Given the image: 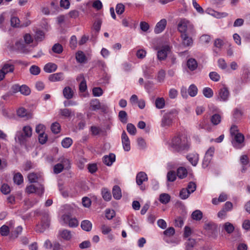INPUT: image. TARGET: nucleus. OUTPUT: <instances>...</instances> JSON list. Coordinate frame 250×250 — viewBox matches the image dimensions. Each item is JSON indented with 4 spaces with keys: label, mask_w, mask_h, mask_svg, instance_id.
<instances>
[{
    "label": "nucleus",
    "mask_w": 250,
    "mask_h": 250,
    "mask_svg": "<svg viewBox=\"0 0 250 250\" xmlns=\"http://www.w3.org/2000/svg\"><path fill=\"white\" fill-rule=\"evenodd\" d=\"M76 59L77 62L82 63L86 61V57L82 51H79L76 53Z\"/></svg>",
    "instance_id": "nucleus-26"
},
{
    "label": "nucleus",
    "mask_w": 250,
    "mask_h": 250,
    "mask_svg": "<svg viewBox=\"0 0 250 250\" xmlns=\"http://www.w3.org/2000/svg\"><path fill=\"white\" fill-rule=\"evenodd\" d=\"M115 161V155L113 153H110L109 155L104 156L103 158L104 163L108 166H111Z\"/></svg>",
    "instance_id": "nucleus-21"
},
{
    "label": "nucleus",
    "mask_w": 250,
    "mask_h": 250,
    "mask_svg": "<svg viewBox=\"0 0 250 250\" xmlns=\"http://www.w3.org/2000/svg\"><path fill=\"white\" fill-rule=\"evenodd\" d=\"M50 224V220L48 215H44L40 225H37L36 231L40 232H43L46 228H48Z\"/></svg>",
    "instance_id": "nucleus-8"
},
{
    "label": "nucleus",
    "mask_w": 250,
    "mask_h": 250,
    "mask_svg": "<svg viewBox=\"0 0 250 250\" xmlns=\"http://www.w3.org/2000/svg\"><path fill=\"white\" fill-rule=\"evenodd\" d=\"M10 231V228L6 225H3L0 228V233L3 236H7Z\"/></svg>",
    "instance_id": "nucleus-45"
},
{
    "label": "nucleus",
    "mask_w": 250,
    "mask_h": 250,
    "mask_svg": "<svg viewBox=\"0 0 250 250\" xmlns=\"http://www.w3.org/2000/svg\"><path fill=\"white\" fill-rule=\"evenodd\" d=\"M51 129L54 133L57 134L60 131L61 125L57 122L54 123L51 126Z\"/></svg>",
    "instance_id": "nucleus-47"
},
{
    "label": "nucleus",
    "mask_w": 250,
    "mask_h": 250,
    "mask_svg": "<svg viewBox=\"0 0 250 250\" xmlns=\"http://www.w3.org/2000/svg\"><path fill=\"white\" fill-rule=\"evenodd\" d=\"M187 158L193 166H196L199 161V155L197 153H190Z\"/></svg>",
    "instance_id": "nucleus-17"
},
{
    "label": "nucleus",
    "mask_w": 250,
    "mask_h": 250,
    "mask_svg": "<svg viewBox=\"0 0 250 250\" xmlns=\"http://www.w3.org/2000/svg\"><path fill=\"white\" fill-rule=\"evenodd\" d=\"M178 30L183 34L193 35L195 33V30L193 24L189 21L182 19L180 20L177 25Z\"/></svg>",
    "instance_id": "nucleus-2"
},
{
    "label": "nucleus",
    "mask_w": 250,
    "mask_h": 250,
    "mask_svg": "<svg viewBox=\"0 0 250 250\" xmlns=\"http://www.w3.org/2000/svg\"><path fill=\"white\" fill-rule=\"evenodd\" d=\"M92 6L97 10H99L102 8L103 4L100 0H96L93 2Z\"/></svg>",
    "instance_id": "nucleus-63"
},
{
    "label": "nucleus",
    "mask_w": 250,
    "mask_h": 250,
    "mask_svg": "<svg viewBox=\"0 0 250 250\" xmlns=\"http://www.w3.org/2000/svg\"><path fill=\"white\" fill-rule=\"evenodd\" d=\"M77 44V38L75 36H72L70 40V47L74 49H75Z\"/></svg>",
    "instance_id": "nucleus-58"
},
{
    "label": "nucleus",
    "mask_w": 250,
    "mask_h": 250,
    "mask_svg": "<svg viewBox=\"0 0 250 250\" xmlns=\"http://www.w3.org/2000/svg\"><path fill=\"white\" fill-rule=\"evenodd\" d=\"M20 92L24 95H28L30 93V88L25 85H22L19 87Z\"/></svg>",
    "instance_id": "nucleus-49"
},
{
    "label": "nucleus",
    "mask_w": 250,
    "mask_h": 250,
    "mask_svg": "<svg viewBox=\"0 0 250 250\" xmlns=\"http://www.w3.org/2000/svg\"><path fill=\"white\" fill-rule=\"evenodd\" d=\"M147 180V176L144 172H139L136 175V182L139 186L142 185L144 182L146 181Z\"/></svg>",
    "instance_id": "nucleus-15"
},
{
    "label": "nucleus",
    "mask_w": 250,
    "mask_h": 250,
    "mask_svg": "<svg viewBox=\"0 0 250 250\" xmlns=\"http://www.w3.org/2000/svg\"><path fill=\"white\" fill-rule=\"evenodd\" d=\"M155 104L157 108L162 109L165 106V101L163 98H157L155 102Z\"/></svg>",
    "instance_id": "nucleus-34"
},
{
    "label": "nucleus",
    "mask_w": 250,
    "mask_h": 250,
    "mask_svg": "<svg viewBox=\"0 0 250 250\" xmlns=\"http://www.w3.org/2000/svg\"><path fill=\"white\" fill-rule=\"evenodd\" d=\"M188 191H189L191 193H193L196 188V185L195 183L190 182L188 184L187 188Z\"/></svg>",
    "instance_id": "nucleus-62"
},
{
    "label": "nucleus",
    "mask_w": 250,
    "mask_h": 250,
    "mask_svg": "<svg viewBox=\"0 0 250 250\" xmlns=\"http://www.w3.org/2000/svg\"><path fill=\"white\" fill-rule=\"evenodd\" d=\"M82 80L79 84V89L81 92H84L87 89V85L85 80L83 78V75H80L77 78V80L78 81L80 80Z\"/></svg>",
    "instance_id": "nucleus-23"
},
{
    "label": "nucleus",
    "mask_w": 250,
    "mask_h": 250,
    "mask_svg": "<svg viewBox=\"0 0 250 250\" xmlns=\"http://www.w3.org/2000/svg\"><path fill=\"white\" fill-rule=\"evenodd\" d=\"M187 66L189 70L194 71L197 68L198 64L194 59L190 58L187 61Z\"/></svg>",
    "instance_id": "nucleus-27"
},
{
    "label": "nucleus",
    "mask_w": 250,
    "mask_h": 250,
    "mask_svg": "<svg viewBox=\"0 0 250 250\" xmlns=\"http://www.w3.org/2000/svg\"><path fill=\"white\" fill-rule=\"evenodd\" d=\"M167 180L169 182H174L176 179V174L175 171L170 170L167 173Z\"/></svg>",
    "instance_id": "nucleus-48"
},
{
    "label": "nucleus",
    "mask_w": 250,
    "mask_h": 250,
    "mask_svg": "<svg viewBox=\"0 0 250 250\" xmlns=\"http://www.w3.org/2000/svg\"><path fill=\"white\" fill-rule=\"evenodd\" d=\"M122 142L124 150L129 151L130 149V141L125 131L122 134Z\"/></svg>",
    "instance_id": "nucleus-10"
},
{
    "label": "nucleus",
    "mask_w": 250,
    "mask_h": 250,
    "mask_svg": "<svg viewBox=\"0 0 250 250\" xmlns=\"http://www.w3.org/2000/svg\"><path fill=\"white\" fill-rule=\"evenodd\" d=\"M169 146L173 151L181 152L189 149L190 143L188 138L185 136H176L169 142Z\"/></svg>",
    "instance_id": "nucleus-1"
},
{
    "label": "nucleus",
    "mask_w": 250,
    "mask_h": 250,
    "mask_svg": "<svg viewBox=\"0 0 250 250\" xmlns=\"http://www.w3.org/2000/svg\"><path fill=\"white\" fill-rule=\"evenodd\" d=\"M229 96V92L226 87L221 88L218 92L217 100L221 102H226Z\"/></svg>",
    "instance_id": "nucleus-5"
},
{
    "label": "nucleus",
    "mask_w": 250,
    "mask_h": 250,
    "mask_svg": "<svg viewBox=\"0 0 250 250\" xmlns=\"http://www.w3.org/2000/svg\"><path fill=\"white\" fill-rule=\"evenodd\" d=\"M52 50L55 53L61 54L63 51L62 45L59 43H55L52 48Z\"/></svg>",
    "instance_id": "nucleus-44"
},
{
    "label": "nucleus",
    "mask_w": 250,
    "mask_h": 250,
    "mask_svg": "<svg viewBox=\"0 0 250 250\" xmlns=\"http://www.w3.org/2000/svg\"><path fill=\"white\" fill-rule=\"evenodd\" d=\"M57 67V65L55 63L49 62L44 65L43 70L46 73H50L55 71Z\"/></svg>",
    "instance_id": "nucleus-22"
},
{
    "label": "nucleus",
    "mask_w": 250,
    "mask_h": 250,
    "mask_svg": "<svg viewBox=\"0 0 250 250\" xmlns=\"http://www.w3.org/2000/svg\"><path fill=\"white\" fill-rule=\"evenodd\" d=\"M103 197L105 201H108L111 199V195L109 191L105 189L102 191Z\"/></svg>",
    "instance_id": "nucleus-56"
},
{
    "label": "nucleus",
    "mask_w": 250,
    "mask_h": 250,
    "mask_svg": "<svg viewBox=\"0 0 250 250\" xmlns=\"http://www.w3.org/2000/svg\"><path fill=\"white\" fill-rule=\"evenodd\" d=\"M187 170L184 167H180L177 170L176 176L180 179L185 178L187 176Z\"/></svg>",
    "instance_id": "nucleus-30"
},
{
    "label": "nucleus",
    "mask_w": 250,
    "mask_h": 250,
    "mask_svg": "<svg viewBox=\"0 0 250 250\" xmlns=\"http://www.w3.org/2000/svg\"><path fill=\"white\" fill-rule=\"evenodd\" d=\"M115 216V212L114 210L106 209L105 211V216L108 220L112 219Z\"/></svg>",
    "instance_id": "nucleus-59"
},
{
    "label": "nucleus",
    "mask_w": 250,
    "mask_h": 250,
    "mask_svg": "<svg viewBox=\"0 0 250 250\" xmlns=\"http://www.w3.org/2000/svg\"><path fill=\"white\" fill-rule=\"evenodd\" d=\"M101 103L98 99H93L90 101V106L92 110L96 111L100 109Z\"/></svg>",
    "instance_id": "nucleus-31"
},
{
    "label": "nucleus",
    "mask_w": 250,
    "mask_h": 250,
    "mask_svg": "<svg viewBox=\"0 0 250 250\" xmlns=\"http://www.w3.org/2000/svg\"><path fill=\"white\" fill-rule=\"evenodd\" d=\"M92 223L88 220H83L81 223L82 229L86 231H90L92 229Z\"/></svg>",
    "instance_id": "nucleus-32"
},
{
    "label": "nucleus",
    "mask_w": 250,
    "mask_h": 250,
    "mask_svg": "<svg viewBox=\"0 0 250 250\" xmlns=\"http://www.w3.org/2000/svg\"><path fill=\"white\" fill-rule=\"evenodd\" d=\"M170 196L167 193H163L160 195L159 200L161 203L166 204L170 200Z\"/></svg>",
    "instance_id": "nucleus-39"
},
{
    "label": "nucleus",
    "mask_w": 250,
    "mask_h": 250,
    "mask_svg": "<svg viewBox=\"0 0 250 250\" xmlns=\"http://www.w3.org/2000/svg\"><path fill=\"white\" fill-rule=\"evenodd\" d=\"M210 121L213 125H217L221 121V117L218 114H215L211 117Z\"/></svg>",
    "instance_id": "nucleus-35"
},
{
    "label": "nucleus",
    "mask_w": 250,
    "mask_h": 250,
    "mask_svg": "<svg viewBox=\"0 0 250 250\" xmlns=\"http://www.w3.org/2000/svg\"><path fill=\"white\" fill-rule=\"evenodd\" d=\"M41 178L40 175L34 172L30 173L28 175V179L30 183H36L40 180Z\"/></svg>",
    "instance_id": "nucleus-28"
},
{
    "label": "nucleus",
    "mask_w": 250,
    "mask_h": 250,
    "mask_svg": "<svg viewBox=\"0 0 250 250\" xmlns=\"http://www.w3.org/2000/svg\"><path fill=\"white\" fill-rule=\"evenodd\" d=\"M59 236L65 240H69L72 238L71 232L66 229H61L59 231Z\"/></svg>",
    "instance_id": "nucleus-18"
},
{
    "label": "nucleus",
    "mask_w": 250,
    "mask_h": 250,
    "mask_svg": "<svg viewBox=\"0 0 250 250\" xmlns=\"http://www.w3.org/2000/svg\"><path fill=\"white\" fill-rule=\"evenodd\" d=\"M28 138L27 136H25L23 131L18 132L15 136V140L18 142L20 144H23L26 139Z\"/></svg>",
    "instance_id": "nucleus-24"
},
{
    "label": "nucleus",
    "mask_w": 250,
    "mask_h": 250,
    "mask_svg": "<svg viewBox=\"0 0 250 250\" xmlns=\"http://www.w3.org/2000/svg\"><path fill=\"white\" fill-rule=\"evenodd\" d=\"M197 87L194 84L190 85L188 89V94L191 97L195 96L197 94Z\"/></svg>",
    "instance_id": "nucleus-42"
},
{
    "label": "nucleus",
    "mask_w": 250,
    "mask_h": 250,
    "mask_svg": "<svg viewBox=\"0 0 250 250\" xmlns=\"http://www.w3.org/2000/svg\"><path fill=\"white\" fill-rule=\"evenodd\" d=\"M11 26L13 27H20V21L18 18L16 17H13L11 19Z\"/></svg>",
    "instance_id": "nucleus-52"
},
{
    "label": "nucleus",
    "mask_w": 250,
    "mask_h": 250,
    "mask_svg": "<svg viewBox=\"0 0 250 250\" xmlns=\"http://www.w3.org/2000/svg\"><path fill=\"white\" fill-rule=\"evenodd\" d=\"M203 93L205 97L208 98H211L213 95V90L209 87H205L203 90Z\"/></svg>",
    "instance_id": "nucleus-41"
},
{
    "label": "nucleus",
    "mask_w": 250,
    "mask_h": 250,
    "mask_svg": "<svg viewBox=\"0 0 250 250\" xmlns=\"http://www.w3.org/2000/svg\"><path fill=\"white\" fill-rule=\"evenodd\" d=\"M101 229L102 233L104 235L108 234L111 231V228L105 225H102Z\"/></svg>",
    "instance_id": "nucleus-60"
},
{
    "label": "nucleus",
    "mask_w": 250,
    "mask_h": 250,
    "mask_svg": "<svg viewBox=\"0 0 250 250\" xmlns=\"http://www.w3.org/2000/svg\"><path fill=\"white\" fill-rule=\"evenodd\" d=\"M72 143V140L70 138L66 137L62 141V145L64 148H68L71 146Z\"/></svg>",
    "instance_id": "nucleus-43"
},
{
    "label": "nucleus",
    "mask_w": 250,
    "mask_h": 250,
    "mask_svg": "<svg viewBox=\"0 0 250 250\" xmlns=\"http://www.w3.org/2000/svg\"><path fill=\"white\" fill-rule=\"evenodd\" d=\"M64 222L68 225L71 228H75L78 226L79 223L75 218H72L69 214H64L62 216Z\"/></svg>",
    "instance_id": "nucleus-7"
},
{
    "label": "nucleus",
    "mask_w": 250,
    "mask_h": 250,
    "mask_svg": "<svg viewBox=\"0 0 250 250\" xmlns=\"http://www.w3.org/2000/svg\"><path fill=\"white\" fill-rule=\"evenodd\" d=\"M15 69L14 65L12 63L6 62L4 63L1 69L6 74L8 73H12Z\"/></svg>",
    "instance_id": "nucleus-20"
},
{
    "label": "nucleus",
    "mask_w": 250,
    "mask_h": 250,
    "mask_svg": "<svg viewBox=\"0 0 250 250\" xmlns=\"http://www.w3.org/2000/svg\"><path fill=\"white\" fill-rule=\"evenodd\" d=\"M29 71L31 74L34 75H37L40 73L41 69L39 66L35 65H33L30 67Z\"/></svg>",
    "instance_id": "nucleus-51"
},
{
    "label": "nucleus",
    "mask_w": 250,
    "mask_h": 250,
    "mask_svg": "<svg viewBox=\"0 0 250 250\" xmlns=\"http://www.w3.org/2000/svg\"><path fill=\"white\" fill-rule=\"evenodd\" d=\"M190 194L191 193L189 191H188V189L183 188L180 192L179 196L181 199L185 200L189 196Z\"/></svg>",
    "instance_id": "nucleus-36"
},
{
    "label": "nucleus",
    "mask_w": 250,
    "mask_h": 250,
    "mask_svg": "<svg viewBox=\"0 0 250 250\" xmlns=\"http://www.w3.org/2000/svg\"><path fill=\"white\" fill-rule=\"evenodd\" d=\"M102 21L100 19L96 20L93 24V28L97 32H99L101 29Z\"/></svg>",
    "instance_id": "nucleus-61"
},
{
    "label": "nucleus",
    "mask_w": 250,
    "mask_h": 250,
    "mask_svg": "<svg viewBox=\"0 0 250 250\" xmlns=\"http://www.w3.org/2000/svg\"><path fill=\"white\" fill-rule=\"evenodd\" d=\"M167 21L165 19H162L156 25L154 28V32L156 34L161 33L166 28Z\"/></svg>",
    "instance_id": "nucleus-13"
},
{
    "label": "nucleus",
    "mask_w": 250,
    "mask_h": 250,
    "mask_svg": "<svg viewBox=\"0 0 250 250\" xmlns=\"http://www.w3.org/2000/svg\"><path fill=\"white\" fill-rule=\"evenodd\" d=\"M190 34H183L181 37L182 40V43L184 46H191L193 44V40L192 38L189 36Z\"/></svg>",
    "instance_id": "nucleus-14"
},
{
    "label": "nucleus",
    "mask_w": 250,
    "mask_h": 250,
    "mask_svg": "<svg viewBox=\"0 0 250 250\" xmlns=\"http://www.w3.org/2000/svg\"><path fill=\"white\" fill-rule=\"evenodd\" d=\"M23 39L25 44H30L32 42L33 39L30 34L26 33L23 36Z\"/></svg>",
    "instance_id": "nucleus-64"
},
{
    "label": "nucleus",
    "mask_w": 250,
    "mask_h": 250,
    "mask_svg": "<svg viewBox=\"0 0 250 250\" xmlns=\"http://www.w3.org/2000/svg\"><path fill=\"white\" fill-rule=\"evenodd\" d=\"M14 183L19 185L23 183V178L22 175L20 173H16L13 178Z\"/></svg>",
    "instance_id": "nucleus-38"
},
{
    "label": "nucleus",
    "mask_w": 250,
    "mask_h": 250,
    "mask_svg": "<svg viewBox=\"0 0 250 250\" xmlns=\"http://www.w3.org/2000/svg\"><path fill=\"white\" fill-rule=\"evenodd\" d=\"M73 91L72 89L69 87H65L63 90V95L64 97L67 99H70L73 96Z\"/></svg>",
    "instance_id": "nucleus-29"
},
{
    "label": "nucleus",
    "mask_w": 250,
    "mask_h": 250,
    "mask_svg": "<svg viewBox=\"0 0 250 250\" xmlns=\"http://www.w3.org/2000/svg\"><path fill=\"white\" fill-rule=\"evenodd\" d=\"M93 94L95 97H99L103 93V90L100 87H94L92 90Z\"/></svg>",
    "instance_id": "nucleus-55"
},
{
    "label": "nucleus",
    "mask_w": 250,
    "mask_h": 250,
    "mask_svg": "<svg viewBox=\"0 0 250 250\" xmlns=\"http://www.w3.org/2000/svg\"><path fill=\"white\" fill-rule=\"evenodd\" d=\"M119 118L122 123L126 124L127 122V115L125 111L122 110L119 112Z\"/></svg>",
    "instance_id": "nucleus-37"
},
{
    "label": "nucleus",
    "mask_w": 250,
    "mask_h": 250,
    "mask_svg": "<svg viewBox=\"0 0 250 250\" xmlns=\"http://www.w3.org/2000/svg\"><path fill=\"white\" fill-rule=\"evenodd\" d=\"M197 127L199 129H205L208 131L211 130L210 125L208 122L207 118H204L198 123Z\"/></svg>",
    "instance_id": "nucleus-12"
},
{
    "label": "nucleus",
    "mask_w": 250,
    "mask_h": 250,
    "mask_svg": "<svg viewBox=\"0 0 250 250\" xmlns=\"http://www.w3.org/2000/svg\"><path fill=\"white\" fill-rule=\"evenodd\" d=\"M210 37L208 35H203L200 37V41L202 43L208 44L210 41Z\"/></svg>",
    "instance_id": "nucleus-57"
},
{
    "label": "nucleus",
    "mask_w": 250,
    "mask_h": 250,
    "mask_svg": "<svg viewBox=\"0 0 250 250\" xmlns=\"http://www.w3.org/2000/svg\"><path fill=\"white\" fill-rule=\"evenodd\" d=\"M173 121V116L171 112L165 114L161 121V126L163 127L169 126Z\"/></svg>",
    "instance_id": "nucleus-9"
},
{
    "label": "nucleus",
    "mask_w": 250,
    "mask_h": 250,
    "mask_svg": "<svg viewBox=\"0 0 250 250\" xmlns=\"http://www.w3.org/2000/svg\"><path fill=\"white\" fill-rule=\"evenodd\" d=\"M25 190L29 194L36 193L39 195H42L44 192V188L42 184L39 185L38 187L31 185L26 187Z\"/></svg>",
    "instance_id": "nucleus-4"
},
{
    "label": "nucleus",
    "mask_w": 250,
    "mask_h": 250,
    "mask_svg": "<svg viewBox=\"0 0 250 250\" xmlns=\"http://www.w3.org/2000/svg\"><path fill=\"white\" fill-rule=\"evenodd\" d=\"M233 137L232 144L234 147L236 148H240L242 146V144L244 141V136L239 132L235 134Z\"/></svg>",
    "instance_id": "nucleus-6"
},
{
    "label": "nucleus",
    "mask_w": 250,
    "mask_h": 250,
    "mask_svg": "<svg viewBox=\"0 0 250 250\" xmlns=\"http://www.w3.org/2000/svg\"><path fill=\"white\" fill-rule=\"evenodd\" d=\"M170 50V47L168 45L163 46L162 49L158 51L157 57L159 60H165L167 55V53Z\"/></svg>",
    "instance_id": "nucleus-11"
},
{
    "label": "nucleus",
    "mask_w": 250,
    "mask_h": 250,
    "mask_svg": "<svg viewBox=\"0 0 250 250\" xmlns=\"http://www.w3.org/2000/svg\"><path fill=\"white\" fill-rule=\"evenodd\" d=\"M112 194L114 199L119 200L122 197V192L120 188L118 186H115L112 189Z\"/></svg>",
    "instance_id": "nucleus-25"
},
{
    "label": "nucleus",
    "mask_w": 250,
    "mask_h": 250,
    "mask_svg": "<svg viewBox=\"0 0 250 250\" xmlns=\"http://www.w3.org/2000/svg\"><path fill=\"white\" fill-rule=\"evenodd\" d=\"M223 228L229 234L231 233L234 230V227L229 222L225 223L223 226Z\"/></svg>",
    "instance_id": "nucleus-33"
},
{
    "label": "nucleus",
    "mask_w": 250,
    "mask_h": 250,
    "mask_svg": "<svg viewBox=\"0 0 250 250\" xmlns=\"http://www.w3.org/2000/svg\"><path fill=\"white\" fill-rule=\"evenodd\" d=\"M126 129L128 132L132 135H135L136 133V127L132 124L129 123L127 125Z\"/></svg>",
    "instance_id": "nucleus-46"
},
{
    "label": "nucleus",
    "mask_w": 250,
    "mask_h": 250,
    "mask_svg": "<svg viewBox=\"0 0 250 250\" xmlns=\"http://www.w3.org/2000/svg\"><path fill=\"white\" fill-rule=\"evenodd\" d=\"M64 75L62 72L56 73L49 75L48 79L51 82H58L63 80Z\"/></svg>",
    "instance_id": "nucleus-19"
},
{
    "label": "nucleus",
    "mask_w": 250,
    "mask_h": 250,
    "mask_svg": "<svg viewBox=\"0 0 250 250\" xmlns=\"http://www.w3.org/2000/svg\"><path fill=\"white\" fill-rule=\"evenodd\" d=\"M191 216L193 219L199 221L202 218L203 214L200 210H196L192 212Z\"/></svg>",
    "instance_id": "nucleus-40"
},
{
    "label": "nucleus",
    "mask_w": 250,
    "mask_h": 250,
    "mask_svg": "<svg viewBox=\"0 0 250 250\" xmlns=\"http://www.w3.org/2000/svg\"><path fill=\"white\" fill-rule=\"evenodd\" d=\"M59 163L55 165L53 167V171L55 174L60 173L64 168L68 169L70 167V160L64 157H61L58 160Z\"/></svg>",
    "instance_id": "nucleus-3"
},
{
    "label": "nucleus",
    "mask_w": 250,
    "mask_h": 250,
    "mask_svg": "<svg viewBox=\"0 0 250 250\" xmlns=\"http://www.w3.org/2000/svg\"><path fill=\"white\" fill-rule=\"evenodd\" d=\"M210 79L214 82H218L220 79V75L216 72H211L209 74Z\"/></svg>",
    "instance_id": "nucleus-53"
},
{
    "label": "nucleus",
    "mask_w": 250,
    "mask_h": 250,
    "mask_svg": "<svg viewBox=\"0 0 250 250\" xmlns=\"http://www.w3.org/2000/svg\"><path fill=\"white\" fill-rule=\"evenodd\" d=\"M195 243L196 242L194 239L191 238L188 239L187 242V250H191V249L194 246Z\"/></svg>",
    "instance_id": "nucleus-54"
},
{
    "label": "nucleus",
    "mask_w": 250,
    "mask_h": 250,
    "mask_svg": "<svg viewBox=\"0 0 250 250\" xmlns=\"http://www.w3.org/2000/svg\"><path fill=\"white\" fill-rule=\"evenodd\" d=\"M16 48L22 53H28L30 50L27 48V46L21 40L17 41L15 43Z\"/></svg>",
    "instance_id": "nucleus-16"
},
{
    "label": "nucleus",
    "mask_w": 250,
    "mask_h": 250,
    "mask_svg": "<svg viewBox=\"0 0 250 250\" xmlns=\"http://www.w3.org/2000/svg\"><path fill=\"white\" fill-rule=\"evenodd\" d=\"M23 133L25 136H27L28 138H30L32 135V130L30 126H25L22 129Z\"/></svg>",
    "instance_id": "nucleus-50"
}]
</instances>
